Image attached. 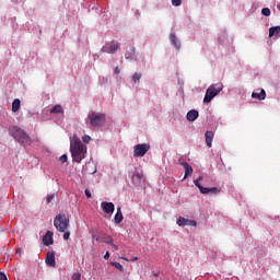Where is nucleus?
<instances>
[{"instance_id":"nucleus-1","label":"nucleus","mask_w":280,"mask_h":280,"mask_svg":"<svg viewBox=\"0 0 280 280\" xmlns=\"http://www.w3.org/2000/svg\"><path fill=\"white\" fill-rule=\"evenodd\" d=\"M70 152L75 163H82L83 159L86 158V145L82 143V140L78 136H73L70 142Z\"/></svg>"},{"instance_id":"nucleus-2","label":"nucleus","mask_w":280,"mask_h":280,"mask_svg":"<svg viewBox=\"0 0 280 280\" xmlns=\"http://www.w3.org/2000/svg\"><path fill=\"white\" fill-rule=\"evenodd\" d=\"M9 132L18 143H21V145H32V138L19 126L10 127Z\"/></svg>"},{"instance_id":"nucleus-3","label":"nucleus","mask_w":280,"mask_h":280,"mask_svg":"<svg viewBox=\"0 0 280 280\" xmlns=\"http://www.w3.org/2000/svg\"><path fill=\"white\" fill-rule=\"evenodd\" d=\"M88 121L90 126H92V128H101V126H104V124H106V114L91 112L88 115Z\"/></svg>"},{"instance_id":"nucleus-4","label":"nucleus","mask_w":280,"mask_h":280,"mask_svg":"<svg viewBox=\"0 0 280 280\" xmlns=\"http://www.w3.org/2000/svg\"><path fill=\"white\" fill-rule=\"evenodd\" d=\"M70 220L65 213L57 214L54 220V226L59 233H65L69 229Z\"/></svg>"},{"instance_id":"nucleus-5","label":"nucleus","mask_w":280,"mask_h":280,"mask_svg":"<svg viewBox=\"0 0 280 280\" xmlns=\"http://www.w3.org/2000/svg\"><path fill=\"white\" fill-rule=\"evenodd\" d=\"M200 180H202V176H199L198 179L195 180L196 187H198L200 194H220L221 189L218 187L207 188L201 186Z\"/></svg>"},{"instance_id":"nucleus-6","label":"nucleus","mask_w":280,"mask_h":280,"mask_svg":"<svg viewBox=\"0 0 280 280\" xmlns=\"http://www.w3.org/2000/svg\"><path fill=\"white\" fill-rule=\"evenodd\" d=\"M149 151H150V144L148 143L136 144L133 147V156L136 158L145 156V154H148Z\"/></svg>"},{"instance_id":"nucleus-7","label":"nucleus","mask_w":280,"mask_h":280,"mask_svg":"<svg viewBox=\"0 0 280 280\" xmlns=\"http://www.w3.org/2000/svg\"><path fill=\"white\" fill-rule=\"evenodd\" d=\"M131 180L133 185L141 186L143 185V183H145V177L143 176V173H139L136 171L131 177Z\"/></svg>"},{"instance_id":"nucleus-8","label":"nucleus","mask_w":280,"mask_h":280,"mask_svg":"<svg viewBox=\"0 0 280 280\" xmlns=\"http://www.w3.org/2000/svg\"><path fill=\"white\" fill-rule=\"evenodd\" d=\"M178 226H197L198 223L194 220L185 219V217H179L177 219Z\"/></svg>"},{"instance_id":"nucleus-9","label":"nucleus","mask_w":280,"mask_h":280,"mask_svg":"<svg viewBox=\"0 0 280 280\" xmlns=\"http://www.w3.org/2000/svg\"><path fill=\"white\" fill-rule=\"evenodd\" d=\"M42 242L44 246H51L54 244V232L47 231Z\"/></svg>"},{"instance_id":"nucleus-10","label":"nucleus","mask_w":280,"mask_h":280,"mask_svg":"<svg viewBox=\"0 0 280 280\" xmlns=\"http://www.w3.org/2000/svg\"><path fill=\"white\" fill-rule=\"evenodd\" d=\"M100 235L101 237H96V242H103V244L113 246V236L105 234L104 232H101Z\"/></svg>"},{"instance_id":"nucleus-11","label":"nucleus","mask_w":280,"mask_h":280,"mask_svg":"<svg viewBox=\"0 0 280 280\" xmlns=\"http://www.w3.org/2000/svg\"><path fill=\"white\" fill-rule=\"evenodd\" d=\"M117 49H119V43L113 44V45H107V46H103L101 51H103V54H115V51H117Z\"/></svg>"},{"instance_id":"nucleus-12","label":"nucleus","mask_w":280,"mask_h":280,"mask_svg":"<svg viewBox=\"0 0 280 280\" xmlns=\"http://www.w3.org/2000/svg\"><path fill=\"white\" fill-rule=\"evenodd\" d=\"M213 97H215V93H213V88H208L203 98V104H211Z\"/></svg>"},{"instance_id":"nucleus-13","label":"nucleus","mask_w":280,"mask_h":280,"mask_svg":"<svg viewBox=\"0 0 280 280\" xmlns=\"http://www.w3.org/2000/svg\"><path fill=\"white\" fill-rule=\"evenodd\" d=\"M101 207H102L103 211H105V213H114V211H115V203H113V202L103 201L101 203Z\"/></svg>"},{"instance_id":"nucleus-14","label":"nucleus","mask_w":280,"mask_h":280,"mask_svg":"<svg viewBox=\"0 0 280 280\" xmlns=\"http://www.w3.org/2000/svg\"><path fill=\"white\" fill-rule=\"evenodd\" d=\"M47 266L56 267V254L54 252H49L46 256Z\"/></svg>"},{"instance_id":"nucleus-15","label":"nucleus","mask_w":280,"mask_h":280,"mask_svg":"<svg viewBox=\"0 0 280 280\" xmlns=\"http://www.w3.org/2000/svg\"><path fill=\"white\" fill-rule=\"evenodd\" d=\"M182 165L184 166L185 170V175L184 178H189L194 174V167L187 162H183Z\"/></svg>"},{"instance_id":"nucleus-16","label":"nucleus","mask_w":280,"mask_h":280,"mask_svg":"<svg viewBox=\"0 0 280 280\" xmlns=\"http://www.w3.org/2000/svg\"><path fill=\"white\" fill-rule=\"evenodd\" d=\"M198 110H196V109H191V110H189L188 113H187V115H186V119L188 120V121H196L197 119H198Z\"/></svg>"},{"instance_id":"nucleus-17","label":"nucleus","mask_w":280,"mask_h":280,"mask_svg":"<svg viewBox=\"0 0 280 280\" xmlns=\"http://www.w3.org/2000/svg\"><path fill=\"white\" fill-rule=\"evenodd\" d=\"M115 224H121L124 222V213H121V207L117 208V212L114 218Z\"/></svg>"},{"instance_id":"nucleus-18","label":"nucleus","mask_w":280,"mask_h":280,"mask_svg":"<svg viewBox=\"0 0 280 280\" xmlns=\"http://www.w3.org/2000/svg\"><path fill=\"white\" fill-rule=\"evenodd\" d=\"M170 40L173 47H176V49H180V40H178V37H176V34L172 33L170 35Z\"/></svg>"},{"instance_id":"nucleus-19","label":"nucleus","mask_w":280,"mask_h":280,"mask_svg":"<svg viewBox=\"0 0 280 280\" xmlns=\"http://www.w3.org/2000/svg\"><path fill=\"white\" fill-rule=\"evenodd\" d=\"M209 89H212V93H215L217 96L220 95V92L222 91V89H224V85L222 83H217L210 85Z\"/></svg>"},{"instance_id":"nucleus-20","label":"nucleus","mask_w":280,"mask_h":280,"mask_svg":"<svg viewBox=\"0 0 280 280\" xmlns=\"http://www.w3.org/2000/svg\"><path fill=\"white\" fill-rule=\"evenodd\" d=\"M252 97L254 100H266V90H260V92H253Z\"/></svg>"},{"instance_id":"nucleus-21","label":"nucleus","mask_w":280,"mask_h":280,"mask_svg":"<svg viewBox=\"0 0 280 280\" xmlns=\"http://www.w3.org/2000/svg\"><path fill=\"white\" fill-rule=\"evenodd\" d=\"M205 137H206V143L208 148H211L213 143V137H214L213 131H206Z\"/></svg>"},{"instance_id":"nucleus-22","label":"nucleus","mask_w":280,"mask_h":280,"mask_svg":"<svg viewBox=\"0 0 280 280\" xmlns=\"http://www.w3.org/2000/svg\"><path fill=\"white\" fill-rule=\"evenodd\" d=\"M65 113V109H62V105H55L50 109V115H62Z\"/></svg>"},{"instance_id":"nucleus-23","label":"nucleus","mask_w":280,"mask_h":280,"mask_svg":"<svg viewBox=\"0 0 280 280\" xmlns=\"http://www.w3.org/2000/svg\"><path fill=\"white\" fill-rule=\"evenodd\" d=\"M21 110V100L15 98L12 103V113H19Z\"/></svg>"},{"instance_id":"nucleus-24","label":"nucleus","mask_w":280,"mask_h":280,"mask_svg":"<svg viewBox=\"0 0 280 280\" xmlns=\"http://www.w3.org/2000/svg\"><path fill=\"white\" fill-rule=\"evenodd\" d=\"M280 34V26H272L269 28V38H272V36H279Z\"/></svg>"},{"instance_id":"nucleus-25","label":"nucleus","mask_w":280,"mask_h":280,"mask_svg":"<svg viewBox=\"0 0 280 280\" xmlns=\"http://www.w3.org/2000/svg\"><path fill=\"white\" fill-rule=\"evenodd\" d=\"M112 266L116 268V270H119L120 272H124V266L119 262H112Z\"/></svg>"},{"instance_id":"nucleus-26","label":"nucleus","mask_w":280,"mask_h":280,"mask_svg":"<svg viewBox=\"0 0 280 280\" xmlns=\"http://www.w3.org/2000/svg\"><path fill=\"white\" fill-rule=\"evenodd\" d=\"M132 80H133V82H140V81H141V73L136 72V73L132 75Z\"/></svg>"},{"instance_id":"nucleus-27","label":"nucleus","mask_w":280,"mask_h":280,"mask_svg":"<svg viewBox=\"0 0 280 280\" xmlns=\"http://www.w3.org/2000/svg\"><path fill=\"white\" fill-rule=\"evenodd\" d=\"M261 14H262L264 16H270V14H271L270 9L264 8V9L261 10Z\"/></svg>"},{"instance_id":"nucleus-28","label":"nucleus","mask_w":280,"mask_h":280,"mask_svg":"<svg viewBox=\"0 0 280 280\" xmlns=\"http://www.w3.org/2000/svg\"><path fill=\"white\" fill-rule=\"evenodd\" d=\"M54 198H56V195H48L47 197H46V202H47V205H49V202H51V200H54Z\"/></svg>"},{"instance_id":"nucleus-29","label":"nucleus","mask_w":280,"mask_h":280,"mask_svg":"<svg viewBox=\"0 0 280 280\" xmlns=\"http://www.w3.org/2000/svg\"><path fill=\"white\" fill-rule=\"evenodd\" d=\"M183 3V1L180 0H172V4L175 5V8H178V5H180Z\"/></svg>"},{"instance_id":"nucleus-30","label":"nucleus","mask_w":280,"mask_h":280,"mask_svg":"<svg viewBox=\"0 0 280 280\" xmlns=\"http://www.w3.org/2000/svg\"><path fill=\"white\" fill-rule=\"evenodd\" d=\"M84 143H91V136L85 135L83 138Z\"/></svg>"},{"instance_id":"nucleus-31","label":"nucleus","mask_w":280,"mask_h":280,"mask_svg":"<svg viewBox=\"0 0 280 280\" xmlns=\"http://www.w3.org/2000/svg\"><path fill=\"white\" fill-rule=\"evenodd\" d=\"M71 236V232H68L67 230L63 232V240H69V237Z\"/></svg>"},{"instance_id":"nucleus-32","label":"nucleus","mask_w":280,"mask_h":280,"mask_svg":"<svg viewBox=\"0 0 280 280\" xmlns=\"http://www.w3.org/2000/svg\"><path fill=\"white\" fill-rule=\"evenodd\" d=\"M68 156H67V154H63V155H61L60 158H59V160L62 162V163H67V161H68Z\"/></svg>"},{"instance_id":"nucleus-33","label":"nucleus","mask_w":280,"mask_h":280,"mask_svg":"<svg viewBox=\"0 0 280 280\" xmlns=\"http://www.w3.org/2000/svg\"><path fill=\"white\" fill-rule=\"evenodd\" d=\"M81 275L80 273H73L72 275V280H80L81 279Z\"/></svg>"},{"instance_id":"nucleus-34","label":"nucleus","mask_w":280,"mask_h":280,"mask_svg":"<svg viewBox=\"0 0 280 280\" xmlns=\"http://www.w3.org/2000/svg\"><path fill=\"white\" fill-rule=\"evenodd\" d=\"M0 280H8V276H5L3 272H0Z\"/></svg>"},{"instance_id":"nucleus-35","label":"nucleus","mask_w":280,"mask_h":280,"mask_svg":"<svg viewBox=\"0 0 280 280\" xmlns=\"http://www.w3.org/2000/svg\"><path fill=\"white\" fill-rule=\"evenodd\" d=\"M85 196L86 198H92L91 190L85 189Z\"/></svg>"},{"instance_id":"nucleus-36","label":"nucleus","mask_w":280,"mask_h":280,"mask_svg":"<svg viewBox=\"0 0 280 280\" xmlns=\"http://www.w3.org/2000/svg\"><path fill=\"white\" fill-rule=\"evenodd\" d=\"M104 259L105 260L110 259V253L109 252H106V254L104 255Z\"/></svg>"},{"instance_id":"nucleus-37","label":"nucleus","mask_w":280,"mask_h":280,"mask_svg":"<svg viewBox=\"0 0 280 280\" xmlns=\"http://www.w3.org/2000/svg\"><path fill=\"white\" fill-rule=\"evenodd\" d=\"M114 73H115L116 75H119V73H120L119 67H116V68H115Z\"/></svg>"},{"instance_id":"nucleus-38","label":"nucleus","mask_w":280,"mask_h":280,"mask_svg":"<svg viewBox=\"0 0 280 280\" xmlns=\"http://www.w3.org/2000/svg\"><path fill=\"white\" fill-rule=\"evenodd\" d=\"M112 248H113L114 250H119V246L115 245V243H113Z\"/></svg>"},{"instance_id":"nucleus-39","label":"nucleus","mask_w":280,"mask_h":280,"mask_svg":"<svg viewBox=\"0 0 280 280\" xmlns=\"http://www.w3.org/2000/svg\"><path fill=\"white\" fill-rule=\"evenodd\" d=\"M97 237H101V235L97 236V234H95V233L92 234V238H93V240H96V241H97Z\"/></svg>"},{"instance_id":"nucleus-40","label":"nucleus","mask_w":280,"mask_h":280,"mask_svg":"<svg viewBox=\"0 0 280 280\" xmlns=\"http://www.w3.org/2000/svg\"><path fill=\"white\" fill-rule=\"evenodd\" d=\"M139 260V257H135L133 259H132V261H138Z\"/></svg>"},{"instance_id":"nucleus-41","label":"nucleus","mask_w":280,"mask_h":280,"mask_svg":"<svg viewBox=\"0 0 280 280\" xmlns=\"http://www.w3.org/2000/svg\"><path fill=\"white\" fill-rule=\"evenodd\" d=\"M120 259H124L125 261H128V258H126V257H120Z\"/></svg>"},{"instance_id":"nucleus-42","label":"nucleus","mask_w":280,"mask_h":280,"mask_svg":"<svg viewBox=\"0 0 280 280\" xmlns=\"http://www.w3.org/2000/svg\"><path fill=\"white\" fill-rule=\"evenodd\" d=\"M131 54H135V48H131Z\"/></svg>"},{"instance_id":"nucleus-43","label":"nucleus","mask_w":280,"mask_h":280,"mask_svg":"<svg viewBox=\"0 0 280 280\" xmlns=\"http://www.w3.org/2000/svg\"><path fill=\"white\" fill-rule=\"evenodd\" d=\"M19 250H21V249H16V253H19Z\"/></svg>"}]
</instances>
